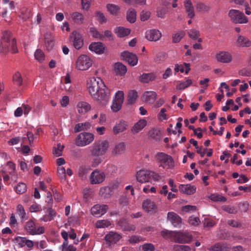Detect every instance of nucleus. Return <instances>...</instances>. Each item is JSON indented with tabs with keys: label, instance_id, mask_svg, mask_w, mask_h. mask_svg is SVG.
I'll list each match as a JSON object with an SVG mask.
<instances>
[{
	"label": "nucleus",
	"instance_id": "nucleus-18",
	"mask_svg": "<svg viewBox=\"0 0 251 251\" xmlns=\"http://www.w3.org/2000/svg\"><path fill=\"white\" fill-rule=\"evenodd\" d=\"M118 226L123 231H131L136 229V226L134 225L129 224L126 218L120 219L118 222Z\"/></svg>",
	"mask_w": 251,
	"mask_h": 251
},
{
	"label": "nucleus",
	"instance_id": "nucleus-6",
	"mask_svg": "<svg viewBox=\"0 0 251 251\" xmlns=\"http://www.w3.org/2000/svg\"><path fill=\"white\" fill-rule=\"evenodd\" d=\"M92 59L85 54H81L76 60L75 68L80 71L88 70L92 65Z\"/></svg>",
	"mask_w": 251,
	"mask_h": 251
},
{
	"label": "nucleus",
	"instance_id": "nucleus-28",
	"mask_svg": "<svg viewBox=\"0 0 251 251\" xmlns=\"http://www.w3.org/2000/svg\"><path fill=\"white\" fill-rule=\"evenodd\" d=\"M127 125L126 122L124 121H121L113 128V131L115 134H117L120 132H123L126 129Z\"/></svg>",
	"mask_w": 251,
	"mask_h": 251
},
{
	"label": "nucleus",
	"instance_id": "nucleus-39",
	"mask_svg": "<svg viewBox=\"0 0 251 251\" xmlns=\"http://www.w3.org/2000/svg\"><path fill=\"white\" fill-rule=\"evenodd\" d=\"M106 8L108 11L112 15H117L120 10V7L113 4H108Z\"/></svg>",
	"mask_w": 251,
	"mask_h": 251
},
{
	"label": "nucleus",
	"instance_id": "nucleus-20",
	"mask_svg": "<svg viewBox=\"0 0 251 251\" xmlns=\"http://www.w3.org/2000/svg\"><path fill=\"white\" fill-rule=\"evenodd\" d=\"M167 218L175 227H178L181 224V218L173 212H170L168 213Z\"/></svg>",
	"mask_w": 251,
	"mask_h": 251
},
{
	"label": "nucleus",
	"instance_id": "nucleus-35",
	"mask_svg": "<svg viewBox=\"0 0 251 251\" xmlns=\"http://www.w3.org/2000/svg\"><path fill=\"white\" fill-rule=\"evenodd\" d=\"M138 97V93L134 90H130L128 92L127 95V102L129 104L134 103Z\"/></svg>",
	"mask_w": 251,
	"mask_h": 251
},
{
	"label": "nucleus",
	"instance_id": "nucleus-9",
	"mask_svg": "<svg viewBox=\"0 0 251 251\" xmlns=\"http://www.w3.org/2000/svg\"><path fill=\"white\" fill-rule=\"evenodd\" d=\"M156 159L160 163V166L163 168H170L173 165L172 157L164 153L158 152L156 155Z\"/></svg>",
	"mask_w": 251,
	"mask_h": 251
},
{
	"label": "nucleus",
	"instance_id": "nucleus-46",
	"mask_svg": "<svg viewBox=\"0 0 251 251\" xmlns=\"http://www.w3.org/2000/svg\"><path fill=\"white\" fill-rule=\"evenodd\" d=\"M210 199L214 201H226V198L221 195L212 194L210 196Z\"/></svg>",
	"mask_w": 251,
	"mask_h": 251
},
{
	"label": "nucleus",
	"instance_id": "nucleus-26",
	"mask_svg": "<svg viewBox=\"0 0 251 251\" xmlns=\"http://www.w3.org/2000/svg\"><path fill=\"white\" fill-rule=\"evenodd\" d=\"M156 77L154 73H143L139 77V80L143 82L147 83L154 80Z\"/></svg>",
	"mask_w": 251,
	"mask_h": 251
},
{
	"label": "nucleus",
	"instance_id": "nucleus-50",
	"mask_svg": "<svg viewBox=\"0 0 251 251\" xmlns=\"http://www.w3.org/2000/svg\"><path fill=\"white\" fill-rule=\"evenodd\" d=\"M123 103V102H120L119 101L114 100V101H113L112 104L111 106L112 110L114 112L118 111L121 109Z\"/></svg>",
	"mask_w": 251,
	"mask_h": 251
},
{
	"label": "nucleus",
	"instance_id": "nucleus-49",
	"mask_svg": "<svg viewBox=\"0 0 251 251\" xmlns=\"http://www.w3.org/2000/svg\"><path fill=\"white\" fill-rule=\"evenodd\" d=\"M34 56L38 61L42 62L45 59L44 52L40 50H37L34 53Z\"/></svg>",
	"mask_w": 251,
	"mask_h": 251
},
{
	"label": "nucleus",
	"instance_id": "nucleus-37",
	"mask_svg": "<svg viewBox=\"0 0 251 251\" xmlns=\"http://www.w3.org/2000/svg\"><path fill=\"white\" fill-rule=\"evenodd\" d=\"M127 20L131 23H133L136 21V12L135 9L130 8L127 11L126 14Z\"/></svg>",
	"mask_w": 251,
	"mask_h": 251
},
{
	"label": "nucleus",
	"instance_id": "nucleus-58",
	"mask_svg": "<svg viewBox=\"0 0 251 251\" xmlns=\"http://www.w3.org/2000/svg\"><path fill=\"white\" fill-rule=\"evenodd\" d=\"M96 16L98 20L100 23H105L107 21V19L104 15L103 13L101 12L98 11L96 13Z\"/></svg>",
	"mask_w": 251,
	"mask_h": 251
},
{
	"label": "nucleus",
	"instance_id": "nucleus-47",
	"mask_svg": "<svg viewBox=\"0 0 251 251\" xmlns=\"http://www.w3.org/2000/svg\"><path fill=\"white\" fill-rule=\"evenodd\" d=\"M90 32L94 38L102 39L104 37V36L101 34L95 27H91L90 28Z\"/></svg>",
	"mask_w": 251,
	"mask_h": 251
},
{
	"label": "nucleus",
	"instance_id": "nucleus-15",
	"mask_svg": "<svg viewBox=\"0 0 251 251\" xmlns=\"http://www.w3.org/2000/svg\"><path fill=\"white\" fill-rule=\"evenodd\" d=\"M145 37L150 41H157L161 37V33L157 29L148 30L146 32Z\"/></svg>",
	"mask_w": 251,
	"mask_h": 251
},
{
	"label": "nucleus",
	"instance_id": "nucleus-55",
	"mask_svg": "<svg viewBox=\"0 0 251 251\" xmlns=\"http://www.w3.org/2000/svg\"><path fill=\"white\" fill-rule=\"evenodd\" d=\"M17 212L21 218L23 219L25 217V212L24 207L21 204H18L17 207Z\"/></svg>",
	"mask_w": 251,
	"mask_h": 251
},
{
	"label": "nucleus",
	"instance_id": "nucleus-34",
	"mask_svg": "<svg viewBox=\"0 0 251 251\" xmlns=\"http://www.w3.org/2000/svg\"><path fill=\"white\" fill-rule=\"evenodd\" d=\"M147 125V121L142 119L137 122L132 128V131L134 133H138L141 130Z\"/></svg>",
	"mask_w": 251,
	"mask_h": 251
},
{
	"label": "nucleus",
	"instance_id": "nucleus-16",
	"mask_svg": "<svg viewBox=\"0 0 251 251\" xmlns=\"http://www.w3.org/2000/svg\"><path fill=\"white\" fill-rule=\"evenodd\" d=\"M216 58L218 61L224 63H229L232 60L231 54L228 51H220L217 54Z\"/></svg>",
	"mask_w": 251,
	"mask_h": 251
},
{
	"label": "nucleus",
	"instance_id": "nucleus-61",
	"mask_svg": "<svg viewBox=\"0 0 251 251\" xmlns=\"http://www.w3.org/2000/svg\"><path fill=\"white\" fill-rule=\"evenodd\" d=\"M142 250L143 251H154V247L151 243H146L142 246Z\"/></svg>",
	"mask_w": 251,
	"mask_h": 251
},
{
	"label": "nucleus",
	"instance_id": "nucleus-22",
	"mask_svg": "<svg viewBox=\"0 0 251 251\" xmlns=\"http://www.w3.org/2000/svg\"><path fill=\"white\" fill-rule=\"evenodd\" d=\"M179 190L187 195H192L196 192V187L190 184H181L179 186Z\"/></svg>",
	"mask_w": 251,
	"mask_h": 251
},
{
	"label": "nucleus",
	"instance_id": "nucleus-45",
	"mask_svg": "<svg viewBox=\"0 0 251 251\" xmlns=\"http://www.w3.org/2000/svg\"><path fill=\"white\" fill-rule=\"evenodd\" d=\"M111 225L110 222L107 220H99L97 222L96 226L97 228L107 227Z\"/></svg>",
	"mask_w": 251,
	"mask_h": 251
},
{
	"label": "nucleus",
	"instance_id": "nucleus-11",
	"mask_svg": "<svg viewBox=\"0 0 251 251\" xmlns=\"http://www.w3.org/2000/svg\"><path fill=\"white\" fill-rule=\"evenodd\" d=\"M70 42L75 48L79 50L83 46V40L81 35L76 31H74L70 36Z\"/></svg>",
	"mask_w": 251,
	"mask_h": 251
},
{
	"label": "nucleus",
	"instance_id": "nucleus-42",
	"mask_svg": "<svg viewBox=\"0 0 251 251\" xmlns=\"http://www.w3.org/2000/svg\"><path fill=\"white\" fill-rule=\"evenodd\" d=\"M192 84V81L190 79H187L186 81H182L176 85V88L179 90H183Z\"/></svg>",
	"mask_w": 251,
	"mask_h": 251
},
{
	"label": "nucleus",
	"instance_id": "nucleus-40",
	"mask_svg": "<svg viewBox=\"0 0 251 251\" xmlns=\"http://www.w3.org/2000/svg\"><path fill=\"white\" fill-rule=\"evenodd\" d=\"M196 7L198 11L202 13L208 12L210 9L209 6L201 2L198 3L196 5Z\"/></svg>",
	"mask_w": 251,
	"mask_h": 251
},
{
	"label": "nucleus",
	"instance_id": "nucleus-24",
	"mask_svg": "<svg viewBox=\"0 0 251 251\" xmlns=\"http://www.w3.org/2000/svg\"><path fill=\"white\" fill-rule=\"evenodd\" d=\"M157 97V94L154 91H146L143 95V99L146 103H153Z\"/></svg>",
	"mask_w": 251,
	"mask_h": 251
},
{
	"label": "nucleus",
	"instance_id": "nucleus-59",
	"mask_svg": "<svg viewBox=\"0 0 251 251\" xmlns=\"http://www.w3.org/2000/svg\"><path fill=\"white\" fill-rule=\"evenodd\" d=\"M189 223L191 225H198L200 222V219L198 217L191 216L188 219Z\"/></svg>",
	"mask_w": 251,
	"mask_h": 251
},
{
	"label": "nucleus",
	"instance_id": "nucleus-63",
	"mask_svg": "<svg viewBox=\"0 0 251 251\" xmlns=\"http://www.w3.org/2000/svg\"><path fill=\"white\" fill-rule=\"evenodd\" d=\"M142 237L140 236L133 235L130 237L129 242L131 244H136L142 240Z\"/></svg>",
	"mask_w": 251,
	"mask_h": 251
},
{
	"label": "nucleus",
	"instance_id": "nucleus-64",
	"mask_svg": "<svg viewBox=\"0 0 251 251\" xmlns=\"http://www.w3.org/2000/svg\"><path fill=\"white\" fill-rule=\"evenodd\" d=\"M115 100L119 101L120 102H123L124 100V93L123 91H119L115 95Z\"/></svg>",
	"mask_w": 251,
	"mask_h": 251
},
{
	"label": "nucleus",
	"instance_id": "nucleus-41",
	"mask_svg": "<svg viewBox=\"0 0 251 251\" xmlns=\"http://www.w3.org/2000/svg\"><path fill=\"white\" fill-rule=\"evenodd\" d=\"M89 169L84 166H80L78 169V175L81 179H85L89 173Z\"/></svg>",
	"mask_w": 251,
	"mask_h": 251
},
{
	"label": "nucleus",
	"instance_id": "nucleus-7",
	"mask_svg": "<svg viewBox=\"0 0 251 251\" xmlns=\"http://www.w3.org/2000/svg\"><path fill=\"white\" fill-rule=\"evenodd\" d=\"M94 139V135L90 132H83L76 137L75 144L78 147H84L89 145Z\"/></svg>",
	"mask_w": 251,
	"mask_h": 251
},
{
	"label": "nucleus",
	"instance_id": "nucleus-54",
	"mask_svg": "<svg viewBox=\"0 0 251 251\" xmlns=\"http://www.w3.org/2000/svg\"><path fill=\"white\" fill-rule=\"evenodd\" d=\"M184 34L183 32H179L173 35V41L174 43H178L182 38L183 37Z\"/></svg>",
	"mask_w": 251,
	"mask_h": 251
},
{
	"label": "nucleus",
	"instance_id": "nucleus-38",
	"mask_svg": "<svg viewBox=\"0 0 251 251\" xmlns=\"http://www.w3.org/2000/svg\"><path fill=\"white\" fill-rule=\"evenodd\" d=\"M13 81L14 84L18 86H22L23 84V78L21 73L19 72H16L13 76Z\"/></svg>",
	"mask_w": 251,
	"mask_h": 251
},
{
	"label": "nucleus",
	"instance_id": "nucleus-4",
	"mask_svg": "<svg viewBox=\"0 0 251 251\" xmlns=\"http://www.w3.org/2000/svg\"><path fill=\"white\" fill-rule=\"evenodd\" d=\"M136 177L137 180L140 183L151 182L152 180L158 181L161 178L158 174L145 170H141L138 171Z\"/></svg>",
	"mask_w": 251,
	"mask_h": 251
},
{
	"label": "nucleus",
	"instance_id": "nucleus-43",
	"mask_svg": "<svg viewBox=\"0 0 251 251\" xmlns=\"http://www.w3.org/2000/svg\"><path fill=\"white\" fill-rule=\"evenodd\" d=\"M64 148V146L63 145H61L60 143L58 144L57 147H54L53 149V154L56 157L62 155Z\"/></svg>",
	"mask_w": 251,
	"mask_h": 251
},
{
	"label": "nucleus",
	"instance_id": "nucleus-44",
	"mask_svg": "<svg viewBox=\"0 0 251 251\" xmlns=\"http://www.w3.org/2000/svg\"><path fill=\"white\" fill-rule=\"evenodd\" d=\"M16 192L17 194H23L26 191V185L25 183H19L15 188Z\"/></svg>",
	"mask_w": 251,
	"mask_h": 251
},
{
	"label": "nucleus",
	"instance_id": "nucleus-29",
	"mask_svg": "<svg viewBox=\"0 0 251 251\" xmlns=\"http://www.w3.org/2000/svg\"><path fill=\"white\" fill-rule=\"evenodd\" d=\"M72 21L77 25H81L84 21L83 15L77 12H73L70 15Z\"/></svg>",
	"mask_w": 251,
	"mask_h": 251
},
{
	"label": "nucleus",
	"instance_id": "nucleus-21",
	"mask_svg": "<svg viewBox=\"0 0 251 251\" xmlns=\"http://www.w3.org/2000/svg\"><path fill=\"white\" fill-rule=\"evenodd\" d=\"M15 240L21 247H24L26 246L28 248H31L33 246V241L27 239L25 237L18 236L16 238Z\"/></svg>",
	"mask_w": 251,
	"mask_h": 251
},
{
	"label": "nucleus",
	"instance_id": "nucleus-30",
	"mask_svg": "<svg viewBox=\"0 0 251 251\" xmlns=\"http://www.w3.org/2000/svg\"><path fill=\"white\" fill-rule=\"evenodd\" d=\"M237 44L240 47H249L251 46V41L247 37L240 35L238 37Z\"/></svg>",
	"mask_w": 251,
	"mask_h": 251
},
{
	"label": "nucleus",
	"instance_id": "nucleus-19",
	"mask_svg": "<svg viewBox=\"0 0 251 251\" xmlns=\"http://www.w3.org/2000/svg\"><path fill=\"white\" fill-rule=\"evenodd\" d=\"M89 49L97 54H101L104 53L105 47L101 42H93L89 45Z\"/></svg>",
	"mask_w": 251,
	"mask_h": 251
},
{
	"label": "nucleus",
	"instance_id": "nucleus-1",
	"mask_svg": "<svg viewBox=\"0 0 251 251\" xmlns=\"http://www.w3.org/2000/svg\"><path fill=\"white\" fill-rule=\"evenodd\" d=\"M87 87L91 96L100 104L105 105L110 98L109 89L99 77H92L87 80Z\"/></svg>",
	"mask_w": 251,
	"mask_h": 251
},
{
	"label": "nucleus",
	"instance_id": "nucleus-62",
	"mask_svg": "<svg viewBox=\"0 0 251 251\" xmlns=\"http://www.w3.org/2000/svg\"><path fill=\"white\" fill-rule=\"evenodd\" d=\"M220 244L221 251H229L231 249L230 245L228 243L220 242Z\"/></svg>",
	"mask_w": 251,
	"mask_h": 251
},
{
	"label": "nucleus",
	"instance_id": "nucleus-33",
	"mask_svg": "<svg viewBox=\"0 0 251 251\" xmlns=\"http://www.w3.org/2000/svg\"><path fill=\"white\" fill-rule=\"evenodd\" d=\"M114 70L117 74L121 75H125L127 71L126 66L120 62H117L115 64Z\"/></svg>",
	"mask_w": 251,
	"mask_h": 251
},
{
	"label": "nucleus",
	"instance_id": "nucleus-60",
	"mask_svg": "<svg viewBox=\"0 0 251 251\" xmlns=\"http://www.w3.org/2000/svg\"><path fill=\"white\" fill-rule=\"evenodd\" d=\"M166 59V54L163 52H160L156 54L154 59L155 62L160 63L164 61Z\"/></svg>",
	"mask_w": 251,
	"mask_h": 251
},
{
	"label": "nucleus",
	"instance_id": "nucleus-23",
	"mask_svg": "<svg viewBox=\"0 0 251 251\" xmlns=\"http://www.w3.org/2000/svg\"><path fill=\"white\" fill-rule=\"evenodd\" d=\"M142 207L143 209L147 212L155 211L157 209V205L154 201L147 199L143 202Z\"/></svg>",
	"mask_w": 251,
	"mask_h": 251
},
{
	"label": "nucleus",
	"instance_id": "nucleus-13",
	"mask_svg": "<svg viewBox=\"0 0 251 251\" xmlns=\"http://www.w3.org/2000/svg\"><path fill=\"white\" fill-rule=\"evenodd\" d=\"M108 209L107 205L96 204L91 209V214L96 217H100L104 215Z\"/></svg>",
	"mask_w": 251,
	"mask_h": 251
},
{
	"label": "nucleus",
	"instance_id": "nucleus-48",
	"mask_svg": "<svg viewBox=\"0 0 251 251\" xmlns=\"http://www.w3.org/2000/svg\"><path fill=\"white\" fill-rule=\"evenodd\" d=\"M149 134L151 138L157 139L159 138L160 133L158 129L153 128L149 131Z\"/></svg>",
	"mask_w": 251,
	"mask_h": 251
},
{
	"label": "nucleus",
	"instance_id": "nucleus-2",
	"mask_svg": "<svg viewBox=\"0 0 251 251\" xmlns=\"http://www.w3.org/2000/svg\"><path fill=\"white\" fill-rule=\"evenodd\" d=\"M108 148L109 143L106 140L96 141L89 147L91 155L95 157L91 162L92 167H97L102 162L101 156L106 153Z\"/></svg>",
	"mask_w": 251,
	"mask_h": 251
},
{
	"label": "nucleus",
	"instance_id": "nucleus-27",
	"mask_svg": "<svg viewBox=\"0 0 251 251\" xmlns=\"http://www.w3.org/2000/svg\"><path fill=\"white\" fill-rule=\"evenodd\" d=\"M45 44L48 50H51L54 46L53 38L50 33H46L44 36Z\"/></svg>",
	"mask_w": 251,
	"mask_h": 251
},
{
	"label": "nucleus",
	"instance_id": "nucleus-12",
	"mask_svg": "<svg viewBox=\"0 0 251 251\" xmlns=\"http://www.w3.org/2000/svg\"><path fill=\"white\" fill-rule=\"evenodd\" d=\"M192 239V236L187 232H175L174 241L178 243H189Z\"/></svg>",
	"mask_w": 251,
	"mask_h": 251
},
{
	"label": "nucleus",
	"instance_id": "nucleus-17",
	"mask_svg": "<svg viewBox=\"0 0 251 251\" xmlns=\"http://www.w3.org/2000/svg\"><path fill=\"white\" fill-rule=\"evenodd\" d=\"M122 238L120 234L111 231L105 236V240L109 245L117 243Z\"/></svg>",
	"mask_w": 251,
	"mask_h": 251
},
{
	"label": "nucleus",
	"instance_id": "nucleus-57",
	"mask_svg": "<svg viewBox=\"0 0 251 251\" xmlns=\"http://www.w3.org/2000/svg\"><path fill=\"white\" fill-rule=\"evenodd\" d=\"M7 166L9 167V169L11 170V171H9V173L10 175H11L12 176H14L15 178H16V176H15V169H16V165L15 164L11 161H8L7 163Z\"/></svg>",
	"mask_w": 251,
	"mask_h": 251
},
{
	"label": "nucleus",
	"instance_id": "nucleus-36",
	"mask_svg": "<svg viewBox=\"0 0 251 251\" xmlns=\"http://www.w3.org/2000/svg\"><path fill=\"white\" fill-rule=\"evenodd\" d=\"M115 31L117 36L120 37H123L128 35L130 32V29L123 27H118L115 29Z\"/></svg>",
	"mask_w": 251,
	"mask_h": 251
},
{
	"label": "nucleus",
	"instance_id": "nucleus-5",
	"mask_svg": "<svg viewBox=\"0 0 251 251\" xmlns=\"http://www.w3.org/2000/svg\"><path fill=\"white\" fill-rule=\"evenodd\" d=\"M35 219H31L25 223V230L30 235H35L42 234L45 232V228L42 226H37Z\"/></svg>",
	"mask_w": 251,
	"mask_h": 251
},
{
	"label": "nucleus",
	"instance_id": "nucleus-52",
	"mask_svg": "<svg viewBox=\"0 0 251 251\" xmlns=\"http://www.w3.org/2000/svg\"><path fill=\"white\" fill-rule=\"evenodd\" d=\"M223 209L229 213V214H235L237 212V210L236 207L234 206H231L229 205H225L223 207Z\"/></svg>",
	"mask_w": 251,
	"mask_h": 251
},
{
	"label": "nucleus",
	"instance_id": "nucleus-25",
	"mask_svg": "<svg viewBox=\"0 0 251 251\" xmlns=\"http://www.w3.org/2000/svg\"><path fill=\"white\" fill-rule=\"evenodd\" d=\"M184 6L188 16L192 19L195 16V12L192 3L190 0H186L184 2Z\"/></svg>",
	"mask_w": 251,
	"mask_h": 251
},
{
	"label": "nucleus",
	"instance_id": "nucleus-53",
	"mask_svg": "<svg viewBox=\"0 0 251 251\" xmlns=\"http://www.w3.org/2000/svg\"><path fill=\"white\" fill-rule=\"evenodd\" d=\"M217 237L220 239L228 240L229 237V233L225 230H222L217 234Z\"/></svg>",
	"mask_w": 251,
	"mask_h": 251
},
{
	"label": "nucleus",
	"instance_id": "nucleus-31",
	"mask_svg": "<svg viewBox=\"0 0 251 251\" xmlns=\"http://www.w3.org/2000/svg\"><path fill=\"white\" fill-rule=\"evenodd\" d=\"M126 150V145L123 142H120L117 143L113 150L112 151V153L114 155H120L123 153Z\"/></svg>",
	"mask_w": 251,
	"mask_h": 251
},
{
	"label": "nucleus",
	"instance_id": "nucleus-10",
	"mask_svg": "<svg viewBox=\"0 0 251 251\" xmlns=\"http://www.w3.org/2000/svg\"><path fill=\"white\" fill-rule=\"evenodd\" d=\"M105 179V174L99 169L93 171L90 175L89 180L92 184H99L102 183Z\"/></svg>",
	"mask_w": 251,
	"mask_h": 251
},
{
	"label": "nucleus",
	"instance_id": "nucleus-3",
	"mask_svg": "<svg viewBox=\"0 0 251 251\" xmlns=\"http://www.w3.org/2000/svg\"><path fill=\"white\" fill-rule=\"evenodd\" d=\"M15 53L18 52L16 41L11 36V33L9 31L3 32L2 39H0V53H7L9 50Z\"/></svg>",
	"mask_w": 251,
	"mask_h": 251
},
{
	"label": "nucleus",
	"instance_id": "nucleus-56",
	"mask_svg": "<svg viewBox=\"0 0 251 251\" xmlns=\"http://www.w3.org/2000/svg\"><path fill=\"white\" fill-rule=\"evenodd\" d=\"M175 234V232L170 231L167 230H162L161 232V236L165 238H169L170 237H173L174 238Z\"/></svg>",
	"mask_w": 251,
	"mask_h": 251
},
{
	"label": "nucleus",
	"instance_id": "nucleus-8",
	"mask_svg": "<svg viewBox=\"0 0 251 251\" xmlns=\"http://www.w3.org/2000/svg\"><path fill=\"white\" fill-rule=\"evenodd\" d=\"M228 16L231 21L235 23L246 24L248 20L244 13L238 10L231 9L228 12Z\"/></svg>",
	"mask_w": 251,
	"mask_h": 251
},
{
	"label": "nucleus",
	"instance_id": "nucleus-51",
	"mask_svg": "<svg viewBox=\"0 0 251 251\" xmlns=\"http://www.w3.org/2000/svg\"><path fill=\"white\" fill-rule=\"evenodd\" d=\"M188 34L189 36L193 39H197L200 35L199 31L195 29L190 30Z\"/></svg>",
	"mask_w": 251,
	"mask_h": 251
},
{
	"label": "nucleus",
	"instance_id": "nucleus-14",
	"mask_svg": "<svg viewBox=\"0 0 251 251\" xmlns=\"http://www.w3.org/2000/svg\"><path fill=\"white\" fill-rule=\"evenodd\" d=\"M121 57L131 66H135L137 64L138 58L137 56L131 52L125 51L121 54Z\"/></svg>",
	"mask_w": 251,
	"mask_h": 251
},
{
	"label": "nucleus",
	"instance_id": "nucleus-32",
	"mask_svg": "<svg viewBox=\"0 0 251 251\" xmlns=\"http://www.w3.org/2000/svg\"><path fill=\"white\" fill-rule=\"evenodd\" d=\"M90 108V105L86 102L81 101L79 102L77 105V111L79 113H85L88 112Z\"/></svg>",
	"mask_w": 251,
	"mask_h": 251
}]
</instances>
